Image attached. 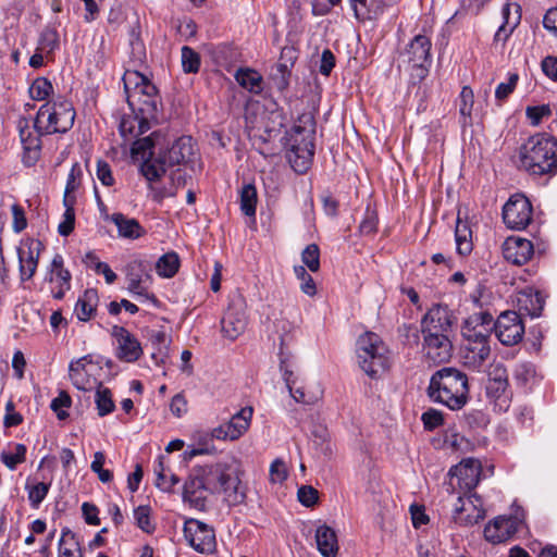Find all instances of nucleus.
Listing matches in <instances>:
<instances>
[{
	"label": "nucleus",
	"mask_w": 557,
	"mask_h": 557,
	"mask_svg": "<svg viewBox=\"0 0 557 557\" xmlns=\"http://www.w3.org/2000/svg\"><path fill=\"white\" fill-rule=\"evenodd\" d=\"M533 244L521 237H508L503 245L504 258L517 265L527 263L533 256Z\"/></svg>",
	"instance_id": "nucleus-24"
},
{
	"label": "nucleus",
	"mask_w": 557,
	"mask_h": 557,
	"mask_svg": "<svg viewBox=\"0 0 557 557\" xmlns=\"http://www.w3.org/2000/svg\"><path fill=\"white\" fill-rule=\"evenodd\" d=\"M519 75L517 73H510L506 83H500L495 90V97L497 100H505L515 90Z\"/></svg>",
	"instance_id": "nucleus-59"
},
{
	"label": "nucleus",
	"mask_w": 557,
	"mask_h": 557,
	"mask_svg": "<svg viewBox=\"0 0 557 557\" xmlns=\"http://www.w3.org/2000/svg\"><path fill=\"white\" fill-rule=\"evenodd\" d=\"M81 176H82V169L78 163H74L71 168V171L67 175L64 196H63V202L67 203H75L76 197L75 191L81 185Z\"/></svg>",
	"instance_id": "nucleus-39"
},
{
	"label": "nucleus",
	"mask_w": 557,
	"mask_h": 557,
	"mask_svg": "<svg viewBox=\"0 0 557 557\" xmlns=\"http://www.w3.org/2000/svg\"><path fill=\"white\" fill-rule=\"evenodd\" d=\"M182 66L185 73H197L200 67V57L190 47L182 48Z\"/></svg>",
	"instance_id": "nucleus-51"
},
{
	"label": "nucleus",
	"mask_w": 557,
	"mask_h": 557,
	"mask_svg": "<svg viewBox=\"0 0 557 557\" xmlns=\"http://www.w3.org/2000/svg\"><path fill=\"white\" fill-rule=\"evenodd\" d=\"M294 273L296 277L301 282V292L310 297L314 296L317 293L315 283L307 270L302 265H295Z\"/></svg>",
	"instance_id": "nucleus-53"
},
{
	"label": "nucleus",
	"mask_w": 557,
	"mask_h": 557,
	"mask_svg": "<svg viewBox=\"0 0 557 557\" xmlns=\"http://www.w3.org/2000/svg\"><path fill=\"white\" fill-rule=\"evenodd\" d=\"M315 123L309 113L301 114L286 134V158L297 173L310 168L314 156Z\"/></svg>",
	"instance_id": "nucleus-5"
},
{
	"label": "nucleus",
	"mask_w": 557,
	"mask_h": 557,
	"mask_svg": "<svg viewBox=\"0 0 557 557\" xmlns=\"http://www.w3.org/2000/svg\"><path fill=\"white\" fill-rule=\"evenodd\" d=\"M292 57L289 58V61H292ZM293 65V62L287 64L286 62H278L275 65V72L272 74V79L274 82L275 87L283 91L285 90L289 85V75H290V66Z\"/></svg>",
	"instance_id": "nucleus-48"
},
{
	"label": "nucleus",
	"mask_w": 557,
	"mask_h": 557,
	"mask_svg": "<svg viewBox=\"0 0 557 557\" xmlns=\"http://www.w3.org/2000/svg\"><path fill=\"white\" fill-rule=\"evenodd\" d=\"M503 17H504V23L498 27V29L494 36L495 41L505 42L520 22V15H516L512 18L510 17V5L509 4H506L503 8Z\"/></svg>",
	"instance_id": "nucleus-40"
},
{
	"label": "nucleus",
	"mask_w": 557,
	"mask_h": 557,
	"mask_svg": "<svg viewBox=\"0 0 557 557\" xmlns=\"http://www.w3.org/2000/svg\"><path fill=\"white\" fill-rule=\"evenodd\" d=\"M210 474L214 475L218 480L221 488L225 494V499L230 506H236L242 504L245 498V492L242 487L240 480L225 471L221 466L215 467L210 471Z\"/></svg>",
	"instance_id": "nucleus-22"
},
{
	"label": "nucleus",
	"mask_w": 557,
	"mask_h": 557,
	"mask_svg": "<svg viewBox=\"0 0 557 557\" xmlns=\"http://www.w3.org/2000/svg\"><path fill=\"white\" fill-rule=\"evenodd\" d=\"M184 536L189 545L200 554H211L215 550V532L209 524L194 518L185 520Z\"/></svg>",
	"instance_id": "nucleus-10"
},
{
	"label": "nucleus",
	"mask_w": 557,
	"mask_h": 557,
	"mask_svg": "<svg viewBox=\"0 0 557 557\" xmlns=\"http://www.w3.org/2000/svg\"><path fill=\"white\" fill-rule=\"evenodd\" d=\"M552 113L553 109L549 104L529 106L525 109V116L533 126L540 125L543 119L550 116Z\"/></svg>",
	"instance_id": "nucleus-52"
},
{
	"label": "nucleus",
	"mask_w": 557,
	"mask_h": 557,
	"mask_svg": "<svg viewBox=\"0 0 557 557\" xmlns=\"http://www.w3.org/2000/svg\"><path fill=\"white\" fill-rule=\"evenodd\" d=\"M421 420L424 424V428L429 431H432L443 424L444 418L441 411L436 409H429L422 413Z\"/></svg>",
	"instance_id": "nucleus-60"
},
{
	"label": "nucleus",
	"mask_w": 557,
	"mask_h": 557,
	"mask_svg": "<svg viewBox=\"0 0 557 557\" xmlns=\"http://www.w3.org/2000/svg\"><path fill=\"white\" fill-rule=\"evenodd\" d=\"M75 116L76 113L72 102L63 97H57L39 108L35 126L39 129V133L64 134L73 127Z\"/></svg>",
	"instance_id": "nucleus-8"
},
{
	"label": "nucleus",
	"mask_w": 557,
	"mask_h": 557,
	"mask_svg": "<svg viewBox=\"0 0 557 557\" xmlns=\"http://www.w3.org/2000/svg\"><path fill=\"white\" fill-rule=\"evenodd\" d=\"M95 395V403L97 406L98 414L100 417H104L111 413L114 408V401L112 399V394L109 388L103 387L102 383H99Z\"/></svg>",
	"instance_id": "nucleus-41"
},
{
	"label": "nucleus",
	"mask_w": 557,
	"mask_h": 557,
	"mask_svg": "<svg viewBox=\"0 0 557 557\" xmlns=\"http://www.w3.org/2000/svg\"><path fill=\"white\" fill-rule=\"evenodd\" d=\"M428 395L434 403L442 404L450 410H460L469 400L468 376L456 368H442L432 374Z\"/></svg>",
	"instance_id": "nucleus-4"
},
{
	"label": "nucleus",
	"mask_w": 557,
	"mask_h": 557,
	"mask_svg": "<svg viewBox=\"0 0 557 557\" xmlns=\"http://www.w3.org/2000/svg\"><path fill=\"white\" fill-rule=\"evenodd\" d=\"M98 301L99 297L97 290L94 288L86 289L75 305L77 319L83 322L90 320L96 312Z\"/></svg>",
	"instance_id": "nucleus-34"
},
{
	"label": "nucleus",
	"mask_w": 557,
	"mask_h": 557,
	"mask_svg": "<svg viewBox=\"0 0 557 557\" xmlns=\"http://www.w3.org/2000/svg\"><path fill=\"white\" fill-rule=\"evenodd\" d=\"M151 509L149 506H138L134 510V519L137 527L146 533H152L154 531V524L150 519Z\"/></svg>",
	"instance_id": "nucleus-54"
},
{
	"label": "nucleus",
	"mask_w": 557,
	"mask_h": 557,
	"mask_svg": "<svg viewBox=\"0 0 557 557\" xmlns=\"http://www.w3.org/2000/svg\"><path fill=\"white\" fill-rule=\"evenodd\" d=\"M111 335L116 341V357L124 362H135L143 355L139 341L128 330L114 325Z\"/></svg>",
	"instance_id": "nucleus-19"
},
{
	"label": "nucleus",
	"mask_w": 557,
	"mask_h": 557,
	"mask_svg": "<svg viewBox=\"0 0 557 557\" xmlns=\"http://www.w3.org/2000/svg\"><path fill=\"white\" fill-rule=\"evenodd\" d=\"M519 166L532 176L557 173V138L539 133L530 136L519 149Z\"/></svg>",
	"instance_id": "nucleus-3"
},
{
	"label": "nucleus",
	"mask_w": 557,
	"mask_h": 557,
	"mask_svg": "<svg viewBox=\"0 0 557 557\" xmlns=\"http://www.w3.org/2000/svg\"><path fill=\"white\" fill-rule=\"evenodd\" d=\"M127 102L133 111L146 117H157L160 99L157 87L138 70H127L123 76Z\"/></svg>",
	"instance_id": "nucleus-6"
},
{
	"label": "nucleus",
	"mask_w": 557,
	"mask_h": 557,
	"mask_svg": "<svg viewBox=\"0 0 557 557\" xmlns=\"http://www.w3.org/2000/svg\"><path fill=\"white\" fill-rule=\"evenodd\" d=\"M297 496L302 505L310 507L318 500V491L310 485H304L298 490Z\"/></svg>",
	"instance_id": "nucleus-63"
},
{
	"label": "nucleus",
	"mask_w": 557,
	"mask_h": 557,
	"mask_svg": "<svg viewBox=\"0 0 557 557\" xmlns=\"http://www.w3.org/2000/svg\"><path fill=\"white\" fill-rule=\"evenodd\" d=\"M11 211H12V218H13L12 228L15 233H21L27 226L25 211L17 203L12 205Z\"/></svg>",
	"instance_id": "nucleus-62"
},
{
	"label": "nucleus",
	"mask_w": 557,
	"mask_h": 557,
	"mask_svg": "<svg viewBox=\"0 0 557 557\" xmlns=\"http://www.w3.org/2000/svg\"><path fill=\"white\" fill-rule=\"evenodd\" d=\"M59 47V34L54 28H46L42 30L39 44L38 51L45 52L49 54L53 52Z\"/></svg>",
	"instance_id": "nucleus-50"
},
{
	"label": "nucleus",
	"mask_w": 557,
	"mask_h": 557,
	"mask_svg": "<svg viewBox=\"0 0 557 557\" xmlns=\"http://www.w3.org/2000/svg\"><path fill=\"white\" fill-rule=\"evenodd\" d=\"M472 232L467 221H462L459 216L457 218L455 238L456 249L460 256H468L472 249Z\"/></svg>",
	"instance_id": "nucleus-36"
},
{
	"label": "nucleus",
	"mask_w": 557,
	"mask_h": 557,
	"mask_svg": "<svg viewBox=\"0 0 557 557\" xmlns=\"http://www.w3.org/2000/svg\"><path fill=\"white\" fill-rule=\"evenodd\" d=\"M252 413L253 409L251 407L240 409L227 423L214 428L211 436L222 441L238 440L249 429Z\"/></svg>",
	"instance_id": "nucleus-17"
},
{
	"label": "nucleus",
	"mask_w": 557,
	"mask_h": 557,
	"mask_svg": "<svg viewBox=\"0 0 557 557\" xmlns=\"http://www.w3.org/2000/svg\"><path fill=\"white\" fill-rule=\"evenodd\" d=\"M42 248L41 242L37 239L27 238L22 243L17 250L22 281L30 280L36 273Z\"/></svg>",
	"instance_id": "nucleus-21"
},
{
	"label": "nucleus",
	"mask_w": 557,
	"mask_h": 557,
	"mask_svg": "<svg viewBox=\"0 0 557 557\" xmlns=\"http://www.w3.org/2000/svg\"><path fill=\"white\" fill-rule=\"evenodd\" d=\"M126 281L127 289L134 296H136L139 301L152 304L154 307L158 306L159 301L157 297L148 292L149 284L151 282V276L149 273L131 270L126 274Z\"/></svg>",
	"instance_id": "nucleus-27"
},
{
	"label": "nucleus",
	"mask_w": 557,
	"mask_h": 557,
	"mask_svg": "<svg viewBox=\"0 0 557 557\" xmlns=\"http://www.w3.org/2000/svg\"><path fill=\"white\" fill-rule=\"evenodd\" d=\"M63 205L65 207V211L63 213V219L58 226V232L61 236H69L73 232L75 225V203L70 205L67 202H63Z\"/></svg>",
	"instance_id": "nucleus-56"
},
{
	"label": "nucleus",
	"mask_w": 557,
	"mask_h": 557,
	"mask_svg": "<svg viewBox=\"0 0 557 557\" xmlns=\"http://www.w3.org/2000/svg\"><path fill=\"white\" fill-rule=\"evenodd\" d=\"M208 490L209 487L202 478L190 475L184 484L183 498L196 509L203 510L206 508Z\"/></svg>",
	"instance_id": "nucleus-29"
},
{
	"label": "nucleus",
	"mask_w": 557,
	"mask_h": 557,
	"mask_svg": "<svg viewBox=\"0 0 557 557\" xmlns=\"http://www.w3.org/2000/svg\"><path fill=\"white\" fill-rule=\"evenodd\" d=\"M71 273L64 268L63 257L57 253L50 264L47 280L54 284L52 295L55 299H62L71 288Z\"/></svg>",
	"instance_id": "nucleus-23"
},
{
	"label": "nucleus",
	"mask_w": 557,
	"mask_h": 557,
	"mask_svg": "<svg viewBox=\"0 0 557 557\" xmlns=\"http://www.w3.org/2000/svg\"><path fill=\"white\" fill-rule=\"evenodd\" d=\"M258 202L257 188L253 184H244L239 191V203L242 212L249 218H255Z\"/></svg>",
	"instance_id": "nucleus-38"
},
{
	"label": "nucleus",
	"mask_w": 557,
	"mask_h": 557,
	"mask_svg": "<svg viewBox=\"0 0 557 557\" xmlns=\"http://www.w3.org/2000/svg\"><path fill=\"white\" fill-rule=\"evenodd\" d=\"M153 141L150 137L137 140L132 152L135 156H141L144 162L140 172L150 183L160 180L169 166L186 163L194 156V143L190 136L177 138L172 146L158 157L152 152Z\"/></svg>",
	"instance_id": "nucleus-1"
},
{
	"label": "nucleus",
	"mask_w": 557,
	"mask_h": 557,
	"mask_svg": "<svg viewBox=\"0 0 557 557\" xmlns=\"http://www.w3.org/2000/svg\"><path fill=\"white\" fill-rule=\"evenodd\" d=\"M495 335L505 346H513L520 343L524 335V324L520 314L516 311H505L493 321L492 329Z\"/></svg>",
	"instance_id": "nucleus-12"
},
{
	"label": "nucleus",
	"mask_w": 557,
	"mask_h": 557,
	"mask_svg": "<svg viewBox=\"0 0 557 557\" xmlns=\"http://www.w3.org/2000/svg\"><path fill=\"white\" fill-rule=\"evenodd\" d=\"M454 321L455 318L447 306L435 305L421 320L422 336L450 335Z\"/></svg>",
	"instance_id": "nucleus-13"
},
{
	"label": "nucleus",
	"mask_w": 557,
	"mask_h": 557,
	"mask_svg": "<svg viewBox=\"0 0 557 557\" xmlns=\"http://www.w3.org/2000/svg\"><path fill=\"white\" fill-rule=\"evenodd\" d=\"M301 261L308 267L311 272H317L320 269V249L318 245H308L301 253Z\"/></svg>",
	"instance_id": "nucleus-55"
},
{
	"label": "nucleus",
	"mask_w": 557,
	"mask_h": 557,
	"mask_svg": "<svg viewBox=\"0 0 557 557\" xmlns=\"http://www.w3.org/2000/svg\"><path fill=\"white\" fill-rule=\"evenodd\" d=\"M482 466L480 460L467 458L449 470L450 485H456L463 494L471 493L480 481Z\"/></svg>",
	"instance_id": "nucleus-14"
},
{
	"label": "nucleus",
	"mask_w": 557,
	"mask_h": 557,
	"mask_svg": "<svg viewBox=\"0 0 557 557\" xmlns=\"http://www.w3.org/2000/svg\"><path fill=\"white\" fill-rule=\"evenodd\" d=\"M26 451L27 449L24 444H15L13 450L1 453V460L10 470H14L17 465L25 461Z\"/></svg>",
	"instance_id": "nucleus-46"
},
{
	"label": "nucleus",
	"mask_w": 557,
	"mask_h": 557,
	"mask_svg": "<svg viewBox=\"0 0 557 557\" xmlns=\"http://www.w3.org/2000/svg\"><path fill=\"white\" fill-rule=\"evenodd\" d=\"M71 404V397L65 392H61L58 397L52 399L50 407L57 413L58 419L64 420L69 417L64 409L70 408Z\"/></svg>",
	"instance_id": "nucleus-58"
},
{
	"label": "nucleus",
	"mask_w": 557,
	"mask_h": 557,
	"mask_svg": "<svg viewBox=\"0 0 557 557\" xmlns=\"http://www.w3.org/2000/svg\"><path fill=\"white\" fill-rule=\"evenodd\" d=\"M129 46L131 61L135 66L143 64L146 60V48L136 28H132L129 33Z\"/></svg>",
	"instance_id": "nucleus-45"
},
{
	"label": "nucleus",
	"mask_w": 557,
	"mask_h": 557,
	"mask_svg": "<svg viewBox=\"0 0 557 557\" xmlns=\"http://www.w3.org/2000/svg\"><path fill=\"white\" fill-rule=\"evenodd\" d=\"M50 488L49 483L45 482H30L27 480L25 490L27 491L28 500L33 508H38L42 500L46 498Z\"/></svg>",
	"instance_id": "nucleus-43"
},
{
	"label": "nucleus",
	"mask_w": 557,
	"mask_h": 557,
	"mask_svg": "<svg viewBox=\"0 0 557 557\" xmlns=\"http://www.w3.org/2000/svg\"><path fill=\"white\" fill-rule=\"evenodd\" d=\"M423 351L425 357L435 363L448 361L453 352L449 335L423 337Z\"/></svg>",
	"instance_id": "nucleus-26"
},
{
	"label": "nucleus",
	"mask_w": 557,
	"mask_h": 557,
	"mask_svg": "<svg viewBox=\"0 0 557 557\" xmlns=\"http://www.w3.org/2000/svg\"><path fill=\"white\" fill-rule=\"evenodd\" d=\"M508 388V375L503 366H496L491 372L486 383L487 397L498 400L505 396Z\"/></svg>",
	"instance_id": "nucleus-32"
},
{
	"label": "nucleus",
	"mask_w": 557,
	"mask_h": 557,
	"mask_svg": "<svg viewBox=\"0 0 557 557\" xmlns=\"http://www.w3.org/2000/svg\"><path fill=\"white\" fill-rule=\"evenodd\" d=\"M234 77L240 87L251 94L258 95L263 89V78L256 70L240 67L236 71Z\"/></svg>",
	"instance_id": "nucleus-35"
},
{
	"label": "nucleus",
	"mask_w": 557,
	"mask_h": 557,
	"mask_svg": "<svg viewBox=\"0 0 557 557\" xmlns=\"http://www.w3.org/2000/svg\"><path fill=\"white\" fill-rule=\"evenodd\" d=\"M154 471L157 473V483L156 484L160 490H162L164 492L171 491L172 487L180 482L178 478L173 473H171V481H168V474H166V470H165V467L163 463V457L158 458V462L154 468Z\"/></svg>",
	"instance_id": "nucleus-49"
},
{
	"label": "nucleus",
	"mask_w": 557,
	"mask_h": 557,
	"mask_svg": "<svg viewBox=\"0 0 557 557\" xmlns=\"http://www.w3.org/2000/svg\"><path fill=\"white\" fill-rule=\"evenodd\" d=\"M517 306L519 311L532 318L541 315L544 308V298L540 292L525 288L518 293Z\"/></svg>",
	"instance_id": "nucleus-30"
},
{
	"label": "nucleus",
	"mask_w": 557,
	"mask_h": 557,
	"mask_svg": "<svg viewBox=\"0 0 557 557\" xmlns=\"http://www.w3.org/2000/svg\"><path fill=\"white\" fill-rule=\"evenodd\" d=\"M493 315L480 311L468 317L461 327L463 345L461 358L463 364L472 370H480L491 355L490 335Z\"/></svg>",
	"instance_id": "nucleus-2"
},
{
	"label": "nucleus",
	"mask_w": 557,
	"mask_h": 557,
	"mask_svg": "<svg viewBox=\"0 0 557 557\" xmlns=\"http://www.w3.org/2000/svg\"><path fill=\"white\" fill-rule=\"evenodd\" d=\"M432 42L424 35H417L400 53V65L410 71L411 84H420L428 75L432 64Z\"/></svg>",
	"instance_id": "nucleus-9"
},
{
	"label": "nucleus",
	"mask_w": 557,
	"mask_h": 557,
	"mask_svg": "<svg viewBox=\"0 0 557 557\" xmlns=\"http://www.w3.org/2000/svg\"><path fill=\"white\" fill-rule=\"evenodd\" d=\"M180 267V259L175 252H168L157 261L156 269L160 276L172 277Z\"/></svg>",
	"instance_id": "nucleus-42"
},
{
	"label": "nucleus",
	"mask_w": 557,
	"mask_h": 557,
	"mask_svg": "<svg viewBox=\"0 0 557 557\" xmlns=\"http://www.w3.org/2000/svg\"><path fill=\"white\" fill-rule=\"evenodd\" d=\"M110 220L116 226L117 234L122 238L135 240L143 237L146 234V230L140 225V223L136 219L128 218L123 213H113L110 216Z\"/></svg>",
	"instance_id": "nucleus-31"
},
{
	"label": "nucleus",
	"mask_w": 557,
	"mask_h": 557,
	"mask_svg": "<svg viewBox=\"0 0 557 557\" xmlns=\"http://www.w3.org/2000/svg\"><path fill=\"white\" fill-rule=\"evenodd\" d=\"M53 92L51 82L46 77L36 78L29 87V96L34 100H46Z\"/></svg>",
	"instance_id": "nucleus-47"
},
{
	"label": "nucleus",
	"mask_w": 557,
	"mask_h": 557,
	"mask_svg": "<svg viewBox=\"0 0 557 557\" xmlns=\"http://www.w3.org/2000/svg\"><path fill=\"white\" fill-rule=\"evenodd\" d=\"M357 359L362 371L372 379L385 373L392 363L391 351L381 337L366 332L357 341Z\"/></svg>",
	"instance_id": "nucleus-7"
},
{
	"label": "nucleus",
	"mask_w": 557,
	"mask_h": 557,
	"mask_svg": "<svg viewBox=\"0 0 557 557\" xmlns=\"http://www.w3.org/2000/svg\"><path fill=\"white\" fill-rule=\"evenodd\" d=\"M280 368L283 372V379L289 395L296 403L304 405H314L321 399L323 391L320 385H315L313 387H308L305 385L298 386L297 379L294 376L293 371L288 369L285 361H281Z\"/></svg>",
	"instance_id": "nucleus-18"
},
{
	"label": "nucleus",
	"mask_w": 557,
	"mask_h": 557,
	"mask_svg": "<svg viewBox=\"0 0 557 557\" xmlns=\"http://www.w3.org/2000/svg\"><path fill=\"white\" fill-rule=\"evenodd\" d=\"M287 478V468L282 459H275L270 466V480L272 483H282Z\"/></svg>",
	"instance_id": "nucleus-61"
},
{
	"label": "nucleus",
	"mask_w": 557,
	"mask_h": 557,
	"mask_svg": "<svg viewBox=\"0 0 557 557\" xmlns=\"http://www.w3.org/2000/svg\"><path fill=\"white\" fill-rule=\"evenodd\" d=\"M459 113L463 126L471 124V113L474 103L473 90L469 86H463L459 95Z\"/></svg>",
	"instance_id": "nucleus-44"
},
{
	"label": "nucleus",
	"mask_w": 557,
	"mask_h": 557,
	"mask_svg": "<svg viewBox=\"0 0 557 557\" xmlns=\"http://www.w3.org/2000/svg\"><path fill=\"white\" fill-rule=\"evenodd\" d=\"M33 127L34 129H32L28 119H18L17 129L24 149L23 162L27 166L34 165L39 159L41 149L40 136L47 135L46 133H39L35 124Z\"/></svg>",
	"instance_id": "nucleus-16"
},
{
	"label": "nucleus",
	"mask_w": 557,
	"mask_h": 557,
	"mask_svg": "<svg viewBox=\"0 0 557 557\" xmlns=\"http://www.w3.org/2000/svg\"><path fill=\"white\" fill-rule=\"evenodd\" d=\"M520 520L513 516H498L484 528V537L492 544L508 541L518 530Z\"/></svg>",
	"instance_id": "nucleus-20"
},
{
	"label": "nucleus",
	"mask_w": 557,
	"mask_h": 557,
	"mask_svg": "<svg viewBox=\"0 0 557 557\" xmlns=\"http://www.w3.org/2000/svg\"><path fill=\"white\" fill-rule=\"evenodd\" d=\"M318 550L323 557H335L338 552V543L335 531L327 525H320L315 531Z\"/></svg>",
	"instance_id": "nucleus-33"
},
{
	"label": "nucleus",
	"mask_w": 557,
	"mask_h": 557,
	"mask_svg": "<svg viewBox=\"0 0 557 557\" xmlns=\"http://www.w3.org/2000/svg\"><path fill=\"white\" fill-rule=\"evenodd\" d=\"M91 363L92 360L90 355H86L77 360L71 361L69 375L73 385L77 389L89 391L99 384L96 379L90 376L87 369V366Z\"/></svg>",
	"instance_id": "nucleus-28"
},
{
	"label": "nucleus",
	"mask_w": 557,
	"mask_h": 557,
	"mask_svg": "<svg viewBox=\"0 0 557 557\" xmlns=\"http://www.w3.org/2000/svg\"><path fill=\"white\" fill-rule=\"evenodd\" d=\"M532 213L533 209L530 200L521 194H516L505 203L503 220L509 228L523 230L530 224Z\"/></svg>",
	"instance_id": "nucleus-11"
},
{
	"label": "nucleus",
	"mask_w": 557,
	"mask_h": 557,
	"mask_svg": "<svg viewBox=\"0 0 557 557\" xmlns=\"http://www.w3.org/2000/svg\"><path fill=\"white\" fill-rule=\"evenodd\" d=\"M222 332L231 341L244 333L247 326V317L240 305L232 302L221 321Z\"/></svg>",
	"instance_id": "nucleus-25"
},
{
	"label": "nucleus",
	"mask_w": 557,
	"mask_h": 557,
	"mask_svg": "<svg viewBox=\"0 0 557 557\" xmlns=\"http://www.w3.org/2000/svg\"><path fill=\"white\" fill-rule=\"evenodd\" d=\"M485 510L481 498L475 494L459 495L453 513V519L461 525H472L484 519Z\"/></svg>",
	"instance_id": "nucleus-15"
},
{
	"label": "nucleus",
	"mask_w": 557,
	"mask_h": 557,
	"mask_svg": "<svg viewBox=\"0 0 557 557\" xmlns=\"http://www.w3.org/2000/svg\"><path fill=\"white\" fill-rule=\"evenodd\" d=\"M535 376L534 366L530 362H521L516 364L513 370V379L519 385L529 384Z\"/></svg>",
	"instance_id": "nucleus-57"
},
{
	"label": "nucleus",
	"mask_w": 557,
	"mask_h": 557,
	"mask_svg": "<svg viewBox=\"0 0 557 557\" xmlns=\"http://www.w3.org/2000/svg\"><path fill=\"white\" fill-rule=\"evenodd\" d=\"M543 73L554 82H557V57L548 55L541 63Z\"/></svg>",
	"instance_id": "nucleus-64"
},
{
	"label": "nucleus",
	"mask_w": 557,
	"mask_h": 557,
	"mask_svg": "<svg viewBox=\"0 0 557 557\" xmlns=\"http://www.w3.org/2000/svg\"><path fill=\"white\" fill-rule=\"evenodd\" d=\"M350 7L354 10L356 18H371L383 12L382 0H349Z\"/></svg>",
	"instance_id": "nucleus-37"
}]
</instances>
